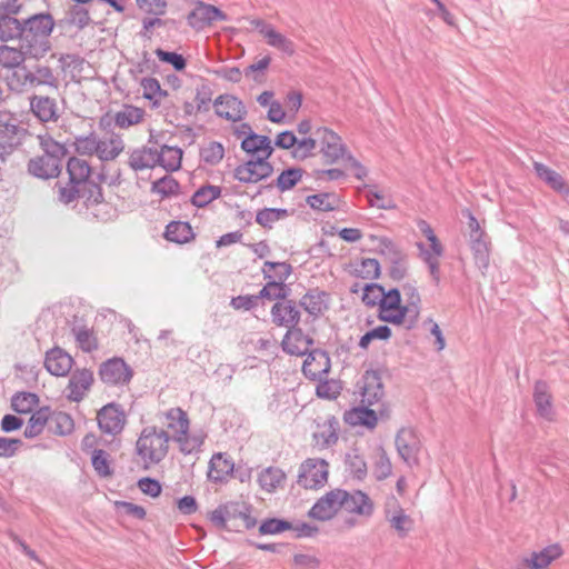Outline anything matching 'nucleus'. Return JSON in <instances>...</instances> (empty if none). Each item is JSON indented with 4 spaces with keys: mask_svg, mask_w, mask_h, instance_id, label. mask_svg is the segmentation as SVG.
I'll use <instances>...</instances> for the list:
<instances>
[{
    "mask_svg": "<svg viewBox=\"0 0 569 569\" xmlns=\"http://www.w3.org/2000/svg\"><path fill=\"white\" fill-rule=\"evenodd\" d=\"M343 498L342 489H333L327 492L311 507L308 512L309 517L320 521L330 520L341 510V499Z\"/></svg>",
    "mask_w": 569,
    "mask_h": 569,
    "instance_id": "obj_13",
    "label": "nucleus"
},
{
    "mask_svg": "<svg viewBox=\"0 0 569 569\" xmlns=\"http://www.w3.org/2000/svg\"><path fill=\"white\" fill-rule=\"evenodd\" d=\"M217 20H227V16L219 8L198 1L196 8L187 16V21L193 29H202Z\"/></svg>",
    "mask_w": 569,
    "mask_h": 569,
    "instance_id": "obj_21",
    "label": "nucleus"
},
{
    "mask_svg": "<svg viewBox=\"0 0 569 569\" xmlns=\"http://www.w3.org/2000/svg\"><path fill=\"white\" fill-rule=\"evenodd\" d=\"M38 396L32 392H18L12 397L11 407L18 413H29L38 406Z\"/></svg>",
    "mask_w": 569,
    "mask_h": 569,
    "instance_id": "obj_53",
    "label": "nucleus"
},
{
    "mask_svg": "<svg viewBox=\"0 0 569 569\" xmlns=\"http://www.w3.org/2000/svg\"><path fill=\"white\" fill-rule=\"evenodd\" d=\"M146 110L133 104H123L122 108L111 116L113 124L121 129L128 130L131 127L143 122Z\"/></svg>",
    "mask_w": 569,
    "mask_h": 569,
    "instance_id": "obj_29",
    "label": "nucleus"
},
{
    "mask_svg": "<svg viewBox=\"0 0 569 569\" xmlns=\"http://www.w3.org/2000/svg\"><path fill=\"white\" fill-rule=\"evenodd\" d=\"M62 164L48 156H38L29 160L28 171L41 179H50L59 176Z\"/></svg>",
    "mask_w": 569,
    "mask_h": 569,
    "instance_id": "obj_31",
    "label": "nucleus"
},
{
    "mask_svg": "<svg viewBox=\"0 0 569 569\" xmlns=\"http://www.w3.org/2000/svg\"><path fill=\"white\" fill-rule=\"evenodd\" d=\"M179 190V183L171 176H164L152 182L151 191L162 197L176 194Z\"/></svg>",
    "mask_w": 569,
    "mask_h": 569,
    "instance_id": "obj_59",
    "label": "nucleus"
},
{
    "mask_svg": "<svg viewBox=\"0 0 569 569\" xmlns=\"http://www.w3.org/2000/svg\"><path fill=\"white\" fill-rule=\"evenodd\" d=\"M533 169L537 177L542 180L548 187H550L553 191L569 197V183L565 180V178L555 171L553 169L547 167L541 162H533Z\"/></svg>",
    "mask_w": 569,
    "mask_h": 569,
    "instance_id": "obj_32",
    "label": "nucleus"
},
{
    "mask_svg": "<svg viewBox=\"0 0 569 569\" xmlns=\"http://www.w3.org/2000/svg\"><path fill=\"white\" fill-rule=\"evenodd\" d=\"M386 520L395 530L399 538H406L413 529L412 518L406 513L405 509L399 505L396 498L387 501L385 508Z\"/></svg>",
    "mask_w": 569,
    "mask_h": 569,
    "instance_id": "obj_14",
    "label": "nucleus"
},
{
    "mask_svg": "<svg viewBox=\"0 0 569 569\" xmlns=\"http://www.w3.org/2000/svg\"><path fill=\"white\" fill-rule=\"evenodd\" d=\"M312 345V339L306 336L300 328L287 331L282 340V349L295 356L306 355Z\"/></svg>",
    "mask_w": 569,
    "mask_h": 569,
    "instance_id": "obj_30",
    "label": "nucleus"
},
{
    "mask_svg": "<svg viewBox=\"0 0 569 569\" xmlns=\"http://www.w3.org/2000/svg\"><path fill=\"white\" fill-rule=\"evenodd\" d=\"M378 318L392 325H405L408 329L409 316L405 312V306L401 305L400 291L398 289H390L383 292V298L379 308Z\"/></svg>",
    "mask_w": 569,
    "mask_h": 569,
    "instance_id": "obj_6",
    "label": "nucleus"
},
{
    "mask_svg": "<svg viewBox=\"0 0 569 569\" xmlns=\"http://www.w3.org/2000/svg\"><path fill=\"white\" fill-rule=\"evenodd\" d=\"M532 396L538 415L548 421L553 420L555 409L548 383L542 380L536 381Z\"/></svg>",
    "mask_w": 569,
    "mask_h": 569,
    "instance_id": "obj_26",
    "label": "nucleus"
},
{
    "mask_svg": "<svg viewBox=\"0 0 569 569\" xmlns=\"http://www.w3.org/2000/svg\"><path fill=\"white\" fill-rule=\"evenodd\" d=\"M157 164L167 171H177L181 167L182 150L179 147L163 144L160 150L156 149Z\"/></svg>",
    "mask_w": 569,
    "mask_h": 569,
    "instance_id": "obj_41",
    "label": "nucleus"
},
{
    "mask_svg": "<svg viewBox=\"0 0 569 569\" xmlns=\"http://www.w3.org/2000/svg\"><path fill=\"white\" fill-rule=\"evenodd\" d=\"M93 372L89 369H76L69 379L67 386V398L74 402H80L90 390L93 383Z\"/></svg>",
    "mask_w": 569,
    "mask_h": 569,
    "instance_id": "obj_22",
    "label": "nucleus"
},
{
    "mask_svg": "<svg viewBox=\"0 0 569 569\" xmlns=\"http://www.w3.org/2000/svg\"><path fill=\"white\" fill-rule=\"evenodd\" d=\"M124 141L119 133L111 132L104 138L98 136L96 157L101 161H113L124 150Z\"/></svg>",
    "mask_w": 569,
    "mask_h": 569,
    "instance_id": "obj_24",
    "label": "nucleus"
},
{
    "mask_svg": "<svg viewBox=\"0 0 569 569\" xmlns=\"http://www.w3.org/2000/svg\"><path fill=\"white\" fill-rule=\"evenodd\" d=\"M316 136L321 143V152L327 162L332 163L343 157L346 148L336 132L328 128H318Z\"/></svg>",
    "mask_w": 569,
    "mask_h": 569,
    "instance_id": "obj_20",
    "label": "nucleus"
},
{
    "mask_svg": "<svg viewBox=\"0 0 569 569\" xmlns=\"http://www.w3.org/2000/svg\"><path fill=\"white\" fill-rule=\"evenodd\" d=\"M307 203L318 211H332L337 209L339 199L335 193H318L308 196Z\"/></svg>",
    "mask_w": 569,
    "mask_h": 569,
    "instance_id": "obj_52",
    "label": "nucleus"
},
{
    "mask_svg": "<svg viewBox=\"0 0 569 569\" xmlns=\"http://www.w3.org/2000/svg\"><path fill=\"white\" fill-rule=\"evenodd\" d=\"M251 511V506L246 502L229 501L212 510L208 518L218 529L239 532L256 527L257 519Z\"/></svg>",
    "mask_w": 569,
    "mask_h": 569,
    "instance_id": "obj_3",
    "label": "nucleus"
},
{
    "mask_svg": "<svg viewBox=\"0 0 569 569\" xmlns=\"http://www.w3.org/2000/svg\"><path fill=\"white\" fill-rule=\"evenodd\" d=\"M329 463L325 459L308 458L299 468L298 485L306 489L323 487L328 481Z\"/></svg>",
    "mask_w": 569,
    "mask_h": 569,
    "instance_id": "obj_5",
    "label": "nucleus"
},
{
    "mask_svg": "<svg viewBox=\"0 0 569 569\" xmlns=\"http://www.w3.org/2000/svg\"><path fill=\"white\" fill-rule=\"evenodd\" d=\"M50 419L49 408H40L34 411L29 418L28 425L24 429L26 438H36L39 436Z\"/></svg>",
    "mask_w": 569,
    "mask_h": 569,
    "instance_id": "obj_47",
    "label": "nucleus"
},
{
    "mask_svg": "<svg viewBox=\"0 0 569 569\" xmlns=\"http://www.w3.org/2000/svg\"><path fill=\"white\" fill-rule=\"evenodd\" d=\"M385 288L378 283H369L363 288L362 302L368 307L380 308Z\"/></svg>",
    "mask_w": 569,
    "mask_h": 569,
    "instance_id": "obj_61",
    "label": "nucleus"
},
{
    "mask_svg": "<svg viewBox=\"0 0 569 569\" xmlns=\"http://www.w3.org/2000/svg\"><path fill=\"white\" fill-rule=\"evenodd\" d=\"M392 466L387 452L380 448L376 455L373 472L379 480L386 479L391 475Z\"/></svg>",
    "mask_w": 569,
    "mask_h": 569,
    "instance_id": "obj_64",
    "label": "nucleus"
},
{
    "mask_svg": "<svg viewBox=\"0 0 569 569\" xmlns=\"http://www.w3.org/2000/svg\"><path fill=\"white\" fill-rule=\"evenodd\" d=\"M562 555V547L559 543H552L539 551H533L530 557L523 559V562L528 569H545Z\"/></svg>",
    "mask_w": 569,
    "mask_h": 569,
    "instance_id": "obj_28",
    "label": "nucleus"
},
{
    "mask_svg": "<svg viewBox=\"0 0 569 569\" xmlns=\"http://www.w3.org/2000/svg\"><path fill=\"white\" fill-rule=\"evenodd\" d=\"M287 476L284 471L278 467H267L258 475V483L261 490L266 492H274L282 488Z\"/></svg>",
    "mask_w": 569,
    "mask_h": 569,
    "instance_id": "obj_39",
    "label": "nucleus"
},
{
    "mask_svg": "<svg viewBox=\"0 0 569 569\" xmlns=\"http://www.w3.org/2000/svg\"><path fill=\"white\" fill-rule=\"evenodd\" d=\"M99 429L107 435H118L126 425V415L118 405L109 403L97 415Z\"/></svg>",
    "mask_w": 569,
    "mask_h": 569,
    "instance_id": "obj_15",
    "label": "nucleus"
},
{
    "mask_svg": "<svg viewBox=\"0 0 569 569\" xmlns=\"http://www.w3.org/2000/svg\"><path fill=\"white\" fill-rule=\"evenodd\" d=\"M224 156V148L220 142L211 141L200 151L201 159L211 166L218 164Z\"/></svg>",
    "mask_w": 569,
    "mask_h": 569,
    "instance_id": "obj_57",
    "label": "nucleus"
},
{
    "mask_svg": "<svg viewBox=\"0 0 569 569\" xmlns=\"http://www.w3.org/2000/svg\"><path fill=\"white\" fill-rule=\"evenodd\" d=\"M220 196V188L207 186L198 189L192 196V203L196 207H204Z\"/></svg>",
    "mask_w": 569,
    "mask_h": 569,
    "instance_id": "obj_62",
    "label": "nucleus"
},
{
    "mask_svg": "<svg viewBox=\"0 0 569 569\" xmlns=\"http://www.w3.org/2000/svg\"><path fill=\"white\" fill-rule=\"evenodd\" d=\"M233 462L226 453H214L209 462L208 478L222 482L233 471Z\"/></svg>",
    "mask_w": 569,
    "mask_h": 569,
    "instance_id": "obj_40",
    "label": "nucleus"
},
{
    "mask_svg": "<svg viewBox=\"0 0 569 569\" xmlns=\"http://www.w3.org/2000/svg\"><path fill=\"white\" fill-rule=\"evenodd\" d=\"M345 420L351 426H365L370 429L375 428L378 418L372 409L358 407L345 413Z\"/></svg>",
    "mask_w": 569,
    "mask_h": 569,
    "instance_id": "obj_44",
    "label": "nucleus"
},
{
    "mask_svg": "<svg viewBox=\"0 0 569 569\" xmlns=\"http://www.w3.org/2000/svg\"><path fill=\"white\" fill-rule=\"evenodd\" d=\"M164 236L169 241L186 243L193 237V232L188 222L172 221L167 226Z\"/></svg>",
    "mask_w": 569,
    "mask_h": 569,
    "instance_id": "obj_49",
    "label": "nucleus"
},
{
    "mask_svg": "<svg viewBox=\"0 0 569 569\" xmlns=\"http://www.w3.org/2000/svg\"><path fill=\"white\" fill-rule=\"evenodd\" d=\"M403 293L407 297V303L405 305V312L408 313V330L416 328L421 311V297L413 284L406 283L402 287Z\"/></svg>",
    "mask_w": 569,
    "mask_h": 569,
    "instance_id": "obj_38",
    "label": "nucleus"
},
{
    "mask_svg": "<svg viewBox=\"0 0 569 569\" xmlns=\"http://www.w3.org/2000/svg\"><path fill=\"white\" fill-rule=\"evenodd\" d=\"M342 495L345 496V498L341 499L342 510L365 517H370L372 515L373 503L365 492L360 490H356L353 492L342 490Z\"/></svg>",
    "mask_w": 569,
    "mask_h": 569,
    "instance_id": "obj_25",
    "label": "nucleus"
},
{
    "mask_svg": "<svg viewBox=\"0 0 569 569\" xmlns=\"http://www.w3.org/2000/svg\"><path fill=\"white\" fill-rule=\"evenodd\" d=\"M272 322L278 327H284L288 330L296 328L300 321V310L292 300H280L271 308Z\"/></svg>",
    "mask_w": 569,
    "mask_h": 569,
    "instance_id": "obj_19",
    "label": "nucleus"
},
{
    "mask_svg": "<svg viewBox=\"0 0 569 569\" xmlns=\"http://www.w3.org/2000/svg\"><path fill=\"white\" fill-rule=\"evenodd\" d=\"M429 247L423 244L422 242H417V248L419 250L420 259L428 267L430 277L436 286L440 283L441 272H440V259L445 253V248L438 237L432 234L429 239Z\"/></svg>",
    "mask_w": 569,
    "mask_h": 569,
    "instance_id": "obj_8",
    "label": "nucleus"
},
{
    "mask_svg": "<svg viewBox=\"0 0 569 569\" xmlns=\"http://www.w3.org/2000/svg\"><path fill=\"white\" fill-rule=\"evenodd\" d=\"M38 139L43 156H48L50 159L57 160V162L62 164L68 152L66 146L53 140L49 134H40Z\"/></svg>",
    "mask_w": 569,
    "mask_h": 569,
    "instance_id": "obj_48",
    "label": "nucleus"
},
{
    "mask_svg": "<svg viewBox=\"0 0 569 569\" xmlns=\"http://www.w3.org/2000/svg\"><path fill=\"white\" fill-rule=\"evenodd\" d=\"M72 365V357L61 348H53L46 353L44 367L52 376H67L70 372Z\"/></svg>",
    "mask_w": 569,
    "mask_h": 569,
    "instance_id": "obj_27",
    "label": "nucleus"
},
{
    "mask_svg": "<svg viewBox=\"0 0 569 569\" xmlns=\"http://www.w3.org/2000/svg\"><path fill=\"white\" fill-rule=\"evenodd\" d=\"M361 401L372 406L383 397V388L380 378L375 372H366L361 386Z\"/></svg>",
    "mask_w": 569,
    "mask_h": 569,
    "instance_id": "obj_36",
    "label": "nucleus"
},
{
    "mask_svg": "<svg viewBox=\"0 0 569 569\" xmlns=\"http://www.w3.org/2000/svg\"><path fill=\"white\" fill-rule=\"evenodd\" d=\"M331 363L327 352L322 350H313L308 353L302 372L310 380H320L326 377L330 370Z\"/></svg>",
    "mask_w": 569,
    "mask_h": 569,
    "instance_id": "obj_23",
    "label": "nucleus"
},
{
    "mask_svg": "<svg viewBox=\"0 0 569 569\" xmlns=\"http://www.w3.org/2000/svg\"><path fill=\"white\" fill-rule=\"evenodd\" d=\"M156 149L141 148L131 152L129 157V166L134 171L150 169L157 166Z\"/></svg>",
    "mask_w": 569,
    "mask_h": 569,
    "instance_id": "obj_45",
    "label": "nucleus"
},
{
    "mask_svg": "<svg viewBox=\"0 0 569 569\" xmlns=\"http://www.w3.org/2000/svg\"><path fill=\"white\" fill-rule=\"evenodd\" d=\"M292 529L290 521L277 518H270L261 522L259 527L260 535H277Z\"/></svg>",
    "mask_w": 569,
    "mask_h": 569,
    "instance_id": "obj_63",
    "label": "nucleus"
},
{
    "mask_svg": "<svg viewBox=\"0 0 569 569\" xmlns=\"http://www.w3.org/2000/svg\"><path fill=\"white\" fill-rule=\"evenodd\" d=\"M53 27L50 14H34L23 20L20 43L29 59L40 60L51 50L50 34Z\"/></svg>",
    "mask_w": 569,
    "mask_h": 569,
    "instance_id": "obj_2",
    "label": "nucleus"
},
{
    "mask_svg": "<svg viewBox=\"0 0 569 569\" xmlns=\"http://www.w3.org/2000/svg\"><path fill=\"white\" fill-rule=\"evenodd\" d=\"M470 249L476 266L482 274H486L490 264V241L488 236L470 238Z\"/></svg>",
    "mask_w": 569,
    "mask_h": 569,
    "instance_id": "obj_37",
    "label": "nucleus"
},
{
    "mask_svg": "<svg viewBox=\"0 0 569 569\" xmlns=\"http://www.w3.org/2000/svg\"><path fill=\"white\" fill-rule=\"evenodd\" d=\"M29 54L24 53V49L20 44L19 48L7 44L0 46V67L3 69H13L20 67Z\"/></svg>",
    "mask_w": 569,
    "mask_h": 569,
    "instance_id": "obj_43",
    "label": "nucleus"
},
{
    "mask_svg": "<svg viewBox=\"0 0 569 569\" xmlns=\"http://www.w3.org/2000/svg\"><path fill=\"white\" fill-rule=\"evenodd\" d=\"M269 158H251L234 169V178L243 183H257L273 172Z\"/></svg>",
    "mask_w": 569,
    "mask_h": 569,
    "instance_id": "obj_9",
    "label": "nucleus"
},
{
    "mask_svg": "<svg viewBox=\"0 0 569 569\" xmlns=\"http://www.w3.org/2000/svg\"><path fill=\"white\" fill-rule=\"evenodd\" d=\"M60 81L52 68L44 64H37L32 70H24L21 87L23 90L37 89L47 87L50 90L57 91Z\"/></svg>",
    "mask_w": 569,
    "mask_h": 569,
    "instance_id": "obj_10",
    "label": "nucleus"
},
{
    "mask_svg": "<svg viewBox=\"0 0 569 569\" xmlns=\"http://www.w3.org/2000/svg\"><path fill=\"white\" fill-rule=\"evenodd\" d=\"M380 253L390 263V277L393 280L403 279L408 269L407 256L399 250L393 242L387 239H383L380 242Z\"/></svg>",
    "mask_w": 569,
    "mask_h": 569,
    "instance_id": "obj_17",
    "label": "nucleus"
},
{
    "mask_svg": "<svg viewBox=\"0 0 569 569\" xmlns=\"http://www.w3.org/2000/svg\"><path fill=\"white\" fill-rule=\"evenodd\" d=\"M49 421L54 425L53 427L51 426V429L57 435H68L73 430V420L66 412H50Z\"/></svg>",
    "mask_w": 569,
    "mask_h": 569,
    "instance_id": "obj_58",
    "label": "nucleus"
},
{
    "mask_svg": "<svg viewBox=\"0 0 569 569\" xmlns=\"http://www.w3.org/2000/svg\"><path fill=\"white\" fill-rule=\"evenodd\" d=\"M291 266L286 262L266 261L262 268L264 278L274 277L277 282H283L291 274Z\"/></svg>",
    "mask_w": 569,
    "mask_h": 569,
    "instance_id": "obj_55",
    "label": "nucleus"
},
{
    "mask_svg": "<svg viewBox=\"0 0 569 569\" xmlns=\"http://www.w3.org/2000/svg\"><path fill=\"white\" fill-rule=\"evenodd\" d=\"M303 170L300 168H289L283 170L274 181L264 188H272L276 186L281 192L291 190L302 178Z\"/></svg>",
    "mask_w": 569,
    "mask_h": 569,
    "instance_id": "obj_50",
    "label": "nucleus"
},
{
    "mask_svg": "<svg viewBox=\"0 0 569 569\" xmlns=\"http://www.w3.org/2000/svg\"><path fill=\"white\" fill-rule=\"evenodd\" d=\"M157 419L162 425L160 431L168 432L183 455H191L200 450L204 441L201 432H191L190 419L186 410L180 407H171L157 412Z\"/></svg>",
    "mask_w": 569,
    "mask_h": 569,
    "instance_id": "obj_1",
    "label": "nucleus"
},
{
    "mask_svg": "<svg viewBox=\"0 0 569 569\" xmlns=\"http://www.w3.org/2000/svg\"><path fill=\"white\" fill-rule=\"evenodd\" d=\"M328 295L323 291H309L301 299L299 305L311 316L318 317L328 309Z\"/></svg>",
    "mask_w": 569,
    "mask_h": 569,
    "instance_id": "obj_42",
    "label": "nucleus"
},
{
    "mask_svg": "<svg viewBox=\"0 0 569 569\" xmlns=\"http://www.w3.org/2000/svg\"><path fill=\"white\" fill-rule=\"evenodd\" d=\"M97 139L96 132L76 137L73 142L76 152L80 156H96Z\"/></svg>",
    "mask_w": 569,
    "mask_h": 569,
    "instance_id": "obj_56",
    "label": "nucleus"
},
{
    "mask_svg": "<svg viewBox=\"0 0 569 569\" xmlns=\"http://www.w3.org/2000/svg\"><path fill=\"white\" fill-rule=\"evenodd\" d=\"M216 114L228 121L239 122L247 116L243 102L232 94H221L214 101Z\"/></svg>",
    "mask_w": 569,
    "mask_h": 569,
    "instance_id": "obj_18",
    "label": "nucleus"
},
{
    "mask_svg": "<svg viewBox=\"0 0 569 569\" xmlns=\"http://www.w3.org/2000/svg\"><path fill=\"white\" fill-rule=\"evenodd\" d=\"M23 21L8 14L0 16V40L6 42L17 37L20 38Z\"/></svg>",
    "mask_w": 569,
    "mask_h": 569,
    "instance_id": "obj_51",
    "label": "nucleus"
},
{
    "mask_svg": "<svg viewBox=\"0 0 569 569\" xmlns=\"http://www.w3.org/2000/svg\"><path fill=\"white\" fill-rule=\"evenodd\" d=\"M241 149L252 158H270L273 152L270 138L254 132L242 139Z\"/></svg>",
    "mask_w": 569,
    "mask_h": 569,
    "instance_id": "obj_34",
    "label": "nucleus"
},
{
    "mask_svg": "<svg viewBox=\"0 0 569 569\" xmlns=\"http://www.w3.org/2000/svg\"><path fill=\"white\" fill-rule=\"evenodd\" d=\"M91 22L89 10L83 4H71L64 11L63 18L59 21L62 28L83 30Z\"/></svg>",
    "mask_w": 569,
    "mask_h": 569,
    "instance_id": "obj_33",
    "label": "nucleus"
},
{
    "mask_svg": "<svg viewBox=\"0 0 569 569\" xmlns=\"http://www.w3.org/2000/svg\"><path fill=\"white\" fill-rule=\"evenodd\" d=\"M318 381L319 382L316 388V393L319 398L336 399L340 395L341 385L339 381L333 379L328 380L325 379V377Z\"/></svg>",
    "mask_w": 569,
    "mask_h": 569,
    "instance_id": "obj_60",
    "label": "nucleus"
},
{
    "mask_svg": "<svg viewBox=\"0 0 569 569\" xmlns=\"http://www.w3.org/2000/svg\"><path fill=\"white\" fill-rule=\"evenodd\" d=\"M250 24L260 33L266 43L281 53L292 57L296 53V46L292 40L279 32L274 26L262 19H250Z\"/></svg>",
    "mask_w": 569,
    "mask_h": 569,
    "instance_id": "obj_7",
    "label": "nucleus"
},
{
    "mask_svg": "<svg viewBox=\"0 0 569 569\" xmlns=\"http://www.w3.org/2000/svg\"><path fill=\"white\" fill-rule=\"evenodd\" d=\"M289 211L279 208H264L259 210L256 216V221L263 228H272L273 223L287 218Z\"/></svg>",
    "mask_w": 569,
    "mask_h": 569,
    "instance_id": "obj_54",
    "label": "nucleus"
},
{
    "mask_svg": "<svg viewBox=\"0 0 569 569\" xmlns=\"http://www.w3.org/2000/svg\"><path fill=\"white\" fill-rule=\"evenodd\" d=\"M396 447L399 456L408 466L418 465L421 443L413 429L401 428L396 436Z\"/></svg>",
    "mask_w": 569,
    "mask_h": 569,
    "instance_id": "obj_11",
    "label": "nucleus"
},
{
    "mask_svg": "<svg viewBox=\"0 0 569 569\" xmlns=\"http://www.w3.org/2000/svg\"><path fill=\"white\" fill-rule=\"evenodd\" d=\"M339 420L330 416L321 423H318V431L313 433V439L320 448H329L337 443L339 436Z\"/></svg>",
    "mask_w": 569,
    "mask_h": 569,
    "instance_id": "obj_35",
    "label": "nucleus"
},
{
    "mask_svg": "<svg viewBox=\"0 0 569 569\" xmlns=\"http://www.w3.org/2000/svg\"><path fill=\"white\" fill-rule=\"evenodd\" d=\"M99 376L104 383L119 386L131 380L132 370L123 359L114 357L101 363Z\"/></svg>",
    "mask_w": 569,
    "mask_h": 569,
    "instance_id": "obj_12",
    "label": "nucleus"
},
{
    "mask_svg": "<svg viewBox=\"0 0 569 569\" xmlns=\"http://www.w3.org/2000/svg\"><path fill=\"white\" fill-rule=\"evenodd\" d=\"M168 432L160 431L156 426L144 427L137 441L136 455L146 469L160 463L169 452Z\"/></svg>",
    "mask_w": 569,
    "mask_h": 569,
    "instance_id": "obj_4",
    "label": "nucleus"
},
{
    "mask_svg": "<svg viewBox=\"0 0 569 569\" xmlns=\"http://www.w3.org/2000/svg\"><path fill=\"white\" fill-rule=\"evenodd\" d=\"M29 106L32 114L40 122H57L60 118V109L54 98L43 94L29 97Z\"/></svg>",
    "mask_w": 569,
    "mask_h": 569,
    "instance_id": "obj_16",
    "label": "nucleus"
},
{
    "mask_svg": "<svg viewBox=\"0 0 569 569\" xmlns=\"http://www.w3.org/2000/svg\"><path fill=\"white\" fill-rule=\"evenodd\" d=\"M67 171L69 173L70 182L73 184H80L87 181L90 176L91 168L88 161L77 157H71L67 162Z\"/></svg>",
    "mask_w": 569,
    "mask_h": 569,
    "instance_id": "obj_46",
    "label": "nucleus"
}]
</instances>
